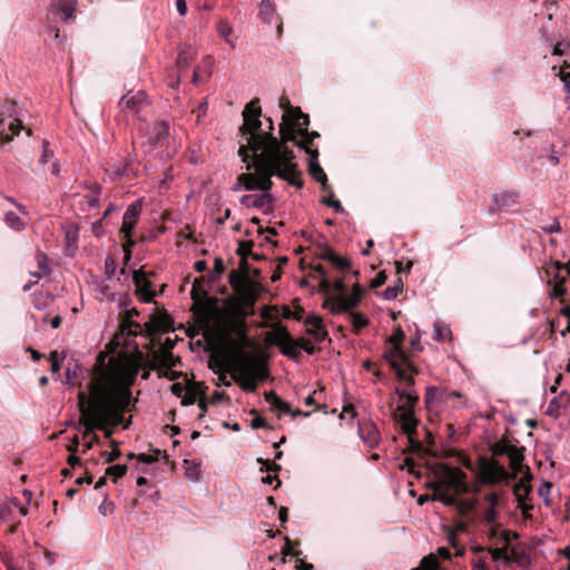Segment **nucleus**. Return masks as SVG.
<instances>
[{
    "instance_id": "obj_13",
    "label": "nucleus",
    "mask_w": 570,
    "mask_h": 570,
    "mask_svg": "<svg viewBox=\"0 0 570 570\" xmlns=\"http://www.w3.org/2000/svg\"><path fill=\"white\" fill-rule=\"evenodd\" d=\"M120 108L127 114L142 118V112L148 108L147 95L144 91L128 92L119 101Z\"/></svg>"
},
{
    "instance_id": "obj_17",
    "label": "nucleus",
    "mask_w": 570,
    "mask_h": 570,
    "mask_svg": "<svg viewBox=\"0 0 570 570\" xmlns=\"http://www.w3.org/2000/svg\"><path fill=\"white\" fill-rule=\"evenodd\" d=\"M480 475L483 482L495 483L505 475V470L495 460L482 458L480 460Z\"/></svg>"
},
{
    "instance_id": "obj_56",
    "label": "nucleus",
    "mask_w": 570,
    "mask_h": 570,
    "mask_svg": "<svg viewBox=\"0 0 570 570\" xmlns=\"http://www.w3.org/2000/svg\"><path fill=\"white\" fill-rule=\"evenodd\" d=\"M303 137H304V139H302V140H297V139H296L294 144H295L298 148H301V149L305 150V153H306L307 155H308V151H317V149H313V148H311V145H312V141H313V140H312L311 138H308L307 136H303Z\"/></svg>"
},
{
    "instance_id": "obj_20",
    "label": "nucleus",
    "mask_w": 570,
    "mask_h": 570,
    "mask_svg": "<svg viewBox=\"0 0 570 570\" xmlns=\"http://www.w3.org/2000/svg\"><path fill=\"white\" fill-rule=\"evenodd\" d=\"M358 435L368 448H376L381 435L376 424L372 421L358 422Z\"/></svg>"
},
{
    "instance_id": "obj_14",
    "label": "nucleus",
    "mask_w": 570,
    "mask_h": 570,
    "mask_svg": "<svg viewBox=\"0 0 570 570\" xmlns=\"http://www.w3.org/2000/svg\"><path fill=\"white\" fill-rule=\"evenodd\" d=\"M229 284L233 289L240 295L246 302L254 304L256 301V294L252 288V281L247 275L233 269L229 273Z\"/></svg>"
},
{
    "instance_id": "obj_53",
    "label": "nucleus",
    "mask_w": 570,
    "mask_h": 570,
    "mask_svg": "<svg viewBox=\"0 0 570 570\" xmlns=\"http://www.w3.org/2000/svg\"><path fill=\"white\" fill-rule=\"evenodd\" d=\"M304 324L309 326L308 328L324 326L323 318L316 314H308L304 321Z\"/></svg>"
},
{
    "instance_id": "obj_1",
    "label": "nucleus",
    "mask_w": 570,
    "mask_h": 570,
    "mask_svg": "<svg viewBox=\"0 0 570 570\" xmlns=\"http://www.w3.org/2000/svg\"><path fill=\"white\" fill-rule=\"evenodd\" d=\"M140 360V352L112 358L110 367L116 380L96 379L90 384L89 396L85 392L78 394V406L86 426L83 438L92 434L94 429H102L109 420L114 426L122 423L131 401L129 387L138 375Z\"/></svg>"
},
{
    "instance_id": "obj_11",
    "label": "nucleus",
    "mask_w": 570,
    "mask_h": 570,
    "mask_svg": "<svg viewBox=\"0 0 570 570\" xmlns=\"http://www.w3.org/2000/svg\"><path fill=\"white\" fill-rule=\"evenodd\" d=\"M28 508L17 499H0V530L9 533L18 531L19 519L27 515Z\"/></svg>"
},
{
    "instance_id": "obj_33",
    "label": "nucleus",
    "mask_w": 570,
    "mask_h": 570,
    "mask_svg": "<svg viewBox=\"0 0 570 570\" xmlns=\"http://www.w3.org/2000/svg\"><path fill=\"white\" fill-rule=\"evenodd\" d=\"M531 491L529 485H525L523 483L518 484L514 488V495L518 500V507L522 510V513L528 517L529 511L533 508L531 504H528L524 501V498L528 495V493Z\"/></svg>"
},
{
    "instance_id": "obj_44",
    "label": "nucleus",
    "mask_w": 570,
    "mask_h": 570,
    "mask_svg": "<svg viewBox=\"0 0 570 570\" xmlns=\"http://www.w3.org/2000/svg\"><path fill=\"white\" fill-rule=\"evenodd\" d=\"M328 262L336 269H340V271H345V269L351 267V261L345 258V257L338 256L336 253L333 256L330 255V261Z\"/></svg>"
},
{
    "instance_id": "obj_3",
    "label": "nucleus",
    "mask_w": 570,
    "mask_h": 570,
    "mask_svg": "<svg viewBox=\"0 0 570 570\" xmlns=\"http://www.w3.org/2000/svg\"><path fill=\"white\" fill-rule=\"evenodd\" d=\"M269 131L265 132V136H254L252 140L255 145L254 153H267L271 154L276 163V167L279 169L288 170L291 178L294 181H303L301 178V171L297 169V165L294 163V153L286 145L288 141L295 142L296 132L295 124L289 119L288 115H283L282 124L279 126L281 139H277L273 135V121L269 118Z\"/></svg>"
},
{
    "instance_id": "obj_54",
    "label": "nucleus",
    "mask_w": 570,
    "mask_h": 570,
    "mask_svg": "<svg viewBox=\"0 0 570 570\" xmlns=\"http://www.w3.org/2000/svg\"><path fill=\"white\" fill-rule=\"evenodd\" d=\"M111 444L115 446L111 452H104L102 456L105 458L107 463L114 462L116 459L120 456V450L117 448L116 441H111Z\"/></svg>"
},
{
    "instance_id": "obj_48",
    "label": "nucleus",
    "mask_w": 570,
    "mask_h": 570,
    "mask_svg": "<svg viewBox=\"0 0 570 570\" xmlns=\"http://www.w3.org/2000/svg\"><path fill=\"white\" fill-rule=\"evenodd\" d=\"M321 203L327 207H331L334 209L335 213H343L344 208L340 200L333 198V193L331 191V196L323 197L321 199Z\"/></svg>"
},
{
    "instance_id": "obj_57",
    "label": "nucleus",
    "mask_w": 570,
    "mask_h": 570,
    "mask_svg": "<svg viewBox=\"0 0 570 570\" xmlns=\"http://www.w3.org/2000/svg\"><path fill=\"white\" fill-rule=\"evenodd\" d=\"M570 49V39L566 41L558 42L552 50L553 56H562L566 50Z\"/></svg>"
},
{
    "instance_id": "obj_21",
    "label": "nucleus",
    "mask_w": 570,
    "mask_h": 570,
    "mask_svg": "<svg viewBox=\"0 0 570 570\" xmlns=\"http://www.w3.org/2000/svg\"><path fill=\"white\" fill-rule=\"evenodd\" d=\"M140 213L141 204L139 202H135L128 206L122 217L121 233L124 234V237L130 238V234L138 222Z\"/></svg>"
},
{
    "instance_id": "obj_61",
    "label": "nucleus",
    "mask_w": 570,
    "mask_h": 570,
    "mask_svg": "<svg viewBox=\"0 0 570 570\" xmlns=\"http://www.w3.org/2000/svg\"><path fill=\"white\" fill-rule=\"evenodd\" d=\"M399 294L400 288L393 286H389L382 292V296L387 301L395 299L399 296Z\"/></svg>"
},
{
    "instance_id": "obj_18",
    "label": "nucleus",
    "mask_w": 570,
    "mask_h": 570,
    "mask_svg": "<svg viewBox=\"0 0 570 570\" xmlns=\"http://www.w3.org/2000/svg\"><path fill=\"white\" fill-rule=\"evenodd\" d=\"M281 107L285 109L284 115H288L289 119L295 124L298 134L307 132L309 124L308 115L304 114L299 107H292L289 100L285 97L281 98Z\"/></svg>"
},
{
    "instance_id": "obj_60",
    "label": "nucleus",
    "mask_w": 570,
    "mask_h": 570,
    "mask_svg": "<svg viewBox=\"0 0 570 570\" xmlns=\"http://www.w3.org/2000/svg\"><path fill=\"white\" fill-rule=\"evenodd\" d=\"M49 361L51 363V372L52 373H59L60 371V363H59V354L57 351H52L49 354Z\"/></svg>"
},
{
    "instance_id": "obj_36",
    "label": "nucleus",
    "mask_w": 570,
    "mask_h": 570,
    "mask_svg": "<svg viewBox=\"0 0 570 570\" xmlns=\"http://www.w3.org/2000/svg\"><path fill=\"white\" fill-rule=\"evenodd\" d=\"M439 568V558L434 553H429L424 558L421 559L419 567L412 570H435Z\"/></svg>"
},
{
    "instance_id": "obj_2",
    "label": "nucleus",
    "mask_w": 570,
    "mask_h": 570,
    "mask_svg": "<svg viewBox=\"0 0 570 570\" xmlns=\"http://www.w3.org/2000/svg\"><path fill=\"white\" fill-rule=\"evenodd\" d=\"M430 470L434 476V481L428 484L433 490L432 500L454 509V523L458 531H466L469 527L479 523L492 525L495 522L498 515L495 507L499 502L497 493L485 495L489 507L482 509L478 500L459 497L469 492L466 475L460 468H452L446 463H434Z\"/></svg>"
},
{
    "instance_id": "obj_58",
    "label": "nucleus",
    "mask_w": 570,
    "mask_h": 570,
    "mask_svg": "<svg viewBox=\"0 0 570 570\" xmlns=\"http://www.w3.org/2000/svg\"><path fill=\"white\" fill-rule=\"evenodd\" d=\"M145 326H146L147 333L150 335H155L161 328L160 322L157 318L150 320L149 322H147L145 324Z\"/></svg>"
},
{
    "instance_id": "obj_52",
    "label": "nucleus",
    "mask_w": 570,
    "mask_h": 570,
    "mask_svg": "<svg viewBox=\"0 0 570 570\" xmlns=\"http://www.w3.org/2000/svg\"><path fill=\"white\" fill-rule=\"evenodd\" d=\"M250 414H254L255 417L252 420L250 426L253 429H271L265 419L258 415L256 410H252Z\"/></svg>"
},
{
    "instance_id": "obj_38",
    "label": "nucleus",
    "mask_w": 570,
    "mask_h": 570,
    "mask_svg": "<svg viewBox=\"0 0 570 570\" xmlns=\"http://www.w3.org/2000/svg\"><path fill=\"white\" fill-rule=\"evenodd\" d=\"M96 294L99 299H106L112 302L115 299V292L108 284H99L96 288Z\"/></svg>"
},
{
    "instance_id": "obj_29",
    "label": "nucleus",
    "mask_w": 570,
    "mask_h": 570,
    "mask_svg": "<svg viewBox=\"0 0 570 570\" xmlns=\"http://www.w3.org/2000/svg\"><path fill=\"white\" fill-rule=\"evenodd\" d=\"M112 180L129 176L131 174V165L128 160H121L119 164L110 165L106 169Z\"/></svg>"
},
{
    "instance_id": "obj_49",
    "label": "nucleus",
    "mask_w": 570,
    "mask_h": 570,
    "mask_svg": "<svg viewBox=\"0 0 570 570\" xmlns=\"http://www.w3.org/2000/svg\"><path fill=\"white\" fill-rule=\"evenodd\" d=\"M53 157H55V154L49 148V141L48 140H43L42 141V154L40 156L39 164L43 166L47 163H49L51 159H53Z\"/></svg>"
},
{
    "instance_id": "obj_47",
    "label": "nucleus",
    "mask_w": 570,
    "mask_h": 570,
    "mask_svg": "<svg viewBox=\"0 0 570 570\" xmlns=\"http://www.w3.org/2000/svg\"><path fill=\"white\" fill-rule=\"evenodd\" d=\"M451 330L448 326L438 325L434 326L433 337L439 342H444L451 338Z\"/></svg>"
},
{
    "instance_id": "obj_37",
    "label": "nucleus",
    "mask_w": 570,
    "mask_h": 570,
    "mask_svg": "<svg viewBox=\"0 0 570 570\" xmlns=\"http://www.w3.org/2000/svg\"><path fill=\"white\" fill-rule=\"evenodd\" d=\"M6 224L13 230L20 232L24 229V222L13 212H8L4 215Z\"/></svg>"
},
{
    "instance_id": "obj_30",
    "label": "nucleus",
    "mask_w": 570,
    "mask_h": 570,
    "mask_svg": "<svg viewBox=\"0 0 570 570\" xmlns=\"http://www.w3.org/2000/svg\"><path fill=\"white\" fill-rule=\"evenodd\" d=\"M519 537H502V539H504L505 541V547L504 548H497L494 550L491 551L492 553V559L493 560H507V561H510V560H514V550L513 549H509V546L511 543L510 540H517Z\"/></svg>"
},
{
    "instance_id": "obj_8",
    "label": "nucleus",
    "mask_w": 570,
    "mask_h": 570,
    "mask_svg": "<svg viewBox=\"0 0 570 570\" xmlns=\"http://www.w3.org/2000/svg\"><path fill=\"white\" fill-rule=\"evenodd\" d=\"M262 114V108L258 99H254L249 101L244 110H243V125L240 127V131L243 135H247V145H242L238 149V155L242 158V161L247 163L249 159L248 150L254 153V142L252 137L254 136H265V132H259V128L262 126V121L259 120Z\"/></svg>"
},
{
    "instance_id": "obj_51",
    "label": "nucleus",
    "mask_w": 570,
    "mask_h": 570,
    "mask_svg": "<svg viewBox=\"0 0 570 570\" xmlns=\"http://www.w3.org/2000/svg\"><path fill=\"white\" fill-rule=\"evenodd\" d=\"M257 461H258V463L262 464L261 470L263 472L266 471V472L277 473L282 469L279 464L272 462L269 460L258 459Z\"/></svg>"
},
{
    "instance_id": "obj_50",
    "label": "nucleus",
    "mask_w": 570,
    "mask_h": 570,
    "mask_svg": "<svg viewBox=\"0 0 570 570\" xmlns=\"http://www.w3.org/2000/svg\"><path fill=\"white\" fill-rule=\"evenodd\" d=\"M36 261L42 274L48 275L50 273V268L48 266V256L42 252H37Z\"/></svg>"
},
{
    "instance_id": "obj_15",
    "label": "nucleus",
    "mask_w": 570,
    "mask_h": 570,
    "mask_svg": "<svg viewBox=\"0 0 570 570\" xmlns=\"http://www.w3.org/2000/svg\"><path fill=\"white\" fill-rule=\"evenodd\" d=\"M198 283H199V281L195 279V283H194L191 292H190L191 299H193L191 311L203 322L208 323L210 315L215 308L216 299L209 298V301H203L199 295V292L196 287V285Z\"/></svg>"
},
{
    "instance_id": "obj_62",
    "label": "nucleus",
    "mask_w": 570,
    "mask_h": 570,
    "mask_svg": "<svg viewBox=\"0 0 570 570\" xmlns=\"http://www.w3.org/2000/svg\"><path fill=\"white\" fill-rule=\"evenodd\" d=\"M386 282V275L385 272H380L376 274V276L371 281L370 287L371 288H379Z\"/></svg>"
},
{
    "instance_id": "obj_26",
    "label": "nucleus",
    "mask_w": 570,
    "mask_h": 570,
    "mask_svg": "<svg viewBox=\"0 0 570 570\" xmlns=\"http://www.w3.org/2000/svg\"><path fill=\"white\" fill-rule=\"evenodd\" d=\"M169 135V124L166 120H158L155 122L151 134L153 144L155 146H163Z\"/></svg>"
},
{
    "instance_id": "obj_34",
    "label": "nucleus",
    "mask_w": 570,
    "mask_h": 570,
    "mask_svg": "<svg viewBox=\"0 0 570 570\" xmlns=\"http://www.w3.org/2000/svg\"><path fill=\"white\" fill-rule=\"evenodd\" d=\"M155 358L158 361L161 367L170 370L180 364V358L175 356L170 351H159L155 354Z\"/></svg>"
},
{
    "instance_id": "obj_55",
    "label": "nucleus",
    "mask_w": 570,
    "mask_h": 570,
    "mask_svg": "<svg viewBox=\"0 0 570 570\" xmlns=\"http://www.w3.org/2000/svg\"><path fill=\"white\" fill-rule=\"evenodd\" d=\"M303 137H304V139H302V140H297V139H296L294 144H295L298 148H301V149L305 150V153H306L307 155H308V151H317V149H313V148H311V145H312V141H313V140H312L311 138H308L307 136H303Z\"/></svg>"
},
{
    "instance_id": "obj_25",
    "label": "nucleus",
    "mask_w": 570,
    "mask_h": 570,
    "mask_svg": "<svg viewBox=\"0 0 570 570\" xmlns=\"http://www.w3.org/2000/svg\"><path fill=\"white\" fill-rule=\"evenodd\" d=\"M570 405V394L562 392L559 396L553 397L547 406L546 414L550 417L558 419L561 414V409H567Z\"/></svg>"
},
{
    "instance_id": "obj_41",
    "label": "nucleus",
    "mask_w": 570,
    "mask_h": 570,
    "mask_svg": "<svg viewBox=\"0 0 570 570\" xmlns=\"http://www.w3.org/2000/svg\"><path fill=\"white\" fill-rule=\"evenodd\" d=\"M308 171L313 177H315L316 175L323 171L318 163V151H308Z\"/></svg>"
},
{
    "instance_id": "obj_39",
    "label": "nucleus",
    "mask_w": 570,
    "mask_h": 570,
    "mask_svg": "<svg viewBox=\"0 0 570 570\" xmlns=\"http://www.w3.org/2000/svg\"><path fill=\"white\" fill-rule=\"evenodd\" d=\"M351 322L352 326L355 333H357L360 330L366 327L368 325V320L365 315L361 313H351Z\"/></svg>"
},
{
    "instance_id": "obj_27",
    "label": "nucleus",
    "mask_w": 570,
    "mask_h": 570,
    "mask_svg": "<svg viewBox=\"0 0 570 570\" xmlns=\"http://www.w3.org/2000/svg\"><path fill=\"white\" fill-rule=\"evenodd\" d=\"M186 393L181 401V405H191L197 401L198 396L205 394V386L200 382H193L185 389Z\"/></svg>"
},
{
    "instance_id": "obj_19",
    "label": "nucleus",
    "mask_w": 570,
    "mask_h": 570,
    "mask_svg": "<svg viewBox=\"0 0 570 570\" xmlns=\"http://www.w3.org/2000/svg\"><path fill=\"white\" fill-rule=\"evenodd\" d=\"M132 282L136 286V293L142 302L149 303L154 299L156 292L151 289V283L144 271H135Z\"/></svg>"
},
{
    "instance_id": "obj_22",
    "label": "nucleus",
    "mask_w": 570,
    "mask_h": 570,
    "mask_svg": "<svg viewBox=\"0 0 570 570\" xmlns=\"http://www.w3.org/2000/svg\"><path fill=\"white\" fill-rule=\"evenodd\" d=\"M520 193L518 190H504L492 195V204L495 210L510 208L519 203Z\"/></svg>"
},
{
    "instance_id": "obj_10",
    "label": "nucleus",
    "mask_w": 570,
    "mask_h": 570,
    "mask_svg": "<svg viewBox=\"0 0 570 570\" xmlns=\"http://www.w3.org/2000/svg\"><path fill=\"white\" fill-rule=\"evenodd\" d=\"M22 129L18 105L11 100L0 104V142H9Z\"/></svg>"
},
{
    "instance_id": "obj_42",
    "label": "nucleus",
    "mask_w": 570,
    "mask_h": 570,
    "mask_svg": "<svg viewBox=\"0 0 570 570\" xmlns=\"http://www.w3.org/2000/svg\"><path fill=\"white\" fill-rule=\"evenodd\" d=\"M283 539H285V544H283L282 547L283 556L298 557L301 554V551L295 550V547L298 546V542L291 540L289 537H283Z\"/></svg>"
},
{
    "instance_id": "obj_64",
    "label": "nucleus",
    "mask_w": 570,
    "mask_h": 570,
    "mask_svg": "<svg viewBox=\"0 0 570 570\" xmlns=\"http://www.w3.org/2000/svg\"><path fill=\"white\" fill-rule=\"evenodd\" d=\"M560 79L563 82L564 91L570 94V71L562 70L560 73Z\"/></svg>"
},
{
    "instance_id": "obj_31",
    "label": "nucleus",
    "mask_w": 570,
    "mask_h": 570,
    "mask_svg": "<svg viewBox=\"0 0 570 570\" xmlns=\"http://www.w3.org/2000/svg\"><path fill=\"white\" fill-rule=\"evenodd\" d=\"M276 16V7L272 0H262L259 3L258 17L259 19L271 24Z\"/></svg>"
},
{
    "instance_id": "obj_12",
    "label": "nucleus",
    "mask_w": 570,
    "mask_h": 570,
    "mask_svg": "<svg viewBox=\"0 0 570 570\" xmlns=\"http://www.w3.org/2000/svg\"><path fill=\"white\" fill-rule=\"evenodd\" d=\"M364 288L360 284H355L352 288V294L346 296L345 294H338L337 296H328L324 303V308H330L333 315L350 312L351 309L358 306Z\"/></svg>"
},
{
    "instance_id": "obj_45",
    "label": "nucleus",
    "mask_w": 570,
    "mask_h": 570,
    "mask_svg": "<svg viewBox=\"0 0 570 570\" xmlns=\"http://www.w3.org/2000/svg\"><path fill=\"white\" fill-rule=\"evenodd\" d=\"M510 443L507 440H500L490 446L493 455L501 456L507 455Z\"/></svg>"
},
{
    "instance_id": "obj_16",
    "label": "nucleus",
    "mask_w": 570,
    "mask_h": 570,
    "mask_svg": "<svg viewBox=\"0 0 570 570\" xmlns=\"http://www.w3.org/2000/svg\"><path fill=\"white\" fill-rule=\"evenodd\" d=\"M554 267L557 269L552 281H549V284L552 283V288L550 291V297H561L566 294L567 289L564 287V283L567 281V275H570V261L567 264L561 262H556Z\"/></svg>"
},
{
    "instance_id": "obj_63",
    "label": "nucleus",
    "mask_w": 570,
    "mask_h": 570,
    "mask_svg": "<svg viewBox=\"0 0 570 570\" xmlns=\"http://www.w3.org/2000/svg\"><path fill=\"white\" fill-rule=\"evenodd\" d=\"M116 271V264L115 261L111 257H107L105 261V274L108 278H111V276L115 274Z\"/></svg>"
},
{
    "instance_id": "obj_59",
    "label": "nucleus",
    "mask_w": 570,
    "mask_h": 570,
    "mask_svg": "<svg viewBox=\"0 0 570 570\" xmlns=\"http://www.w3.org/2000/svg\"><path fill=\"white\" fill-rule=\"evenodd\" d=\"M542 230L546 234H553V233H560L561 232V225L557 218H553L551 223L547 226H542Z\"/></svg>"
},
{
    "instance_id": "obj_6",
    "label": "nucleus",
    "mask_w": 570,
    "mask_h": 570,
    "mask_svg": "<svg viewBox=\"0 0 570 570\" xmlns=\"http://www.w3.org/2000/svg\"><path fill=\"white\" fill-rule=\"evenodd\" d=\"M395 394L399 399V405L394 414L396 422L401 424L402 432L407 436L413 446L420 449L421 443L416 440V428L419 421L414 416V407L419 403V395L410 389L396 387Z\"/></svg>"
},
{
    "instance_id": "obj_5",
    "label": "nucleus",
    "mask_w": 570,
    "mask_h": 570,
    "mask_svg": "<svg viewBox=\"0 0 570 570\" xmlns=\"http://www.w3.org/2000/svg\"><path fill=\"white\" fill-rule=\"evenodd\" d=\"M263 326L271 330L265 335V344L267 346L276 345L281 354L289 360L296 361L301 354V350L309 355L315 354V345L317 343L314 342V340L304 337L294 340L287 327L281 322H267Z\"/></svg>"
},
{
    "instance_id": "obj_28",
    "label": "nucleus",
    "mask_w": 570,
    "mask_h": 570,
    "mask_svg": "<svg viewBox=\"0 0 570 570\" xmlns=\"http://www.w3.org/2000/svg\"><path fill=\"white\" fill-rule=\"evenodd\" d=\"M507 456L509 459L510 468L514 472H521L522 462L524 460L522 449L518 448L517 445L510 444L508 452H507Z\"/></svg>"
},
{
    "instance_id": "obj_43",
    "label": "nucleus",
    "mask_w": 570,
    "mask_h": 570,
    "mask_svg": "<svg viewBox=\"0 0 570 570\" xmlns=\"http://www.w3.org/2000/svg\"><path fill=\"white\" fill-rule=\"evenodd\" d=\"M127 473V465L126 464H116L108 466L106 469L105 474L112 476L114 481H116L119 478H122Z\"/></svg>"
},
{
    "instance_id": "obj_32",
    "label": "nucleus",
    "mask_w": 570,
    "mask_h": 570,
    "mask_svg": "<svg viewBox=\"0 0 570 570\" xmlns=\"http://www.w3.org/2000/svg\"><path fill=\"white\" fill-rule=\"evenodd\" d=\"M265 401L271 404L272 410H278L282 413H289L291 405L283 401L275 391H268L264 393Z\"/></svg>"
},
{
    "instance_id": "obj_24",
    "label": "nucleus",
    "mask_w": 570,
    "mask_h": 570,
    "mask_svg": "<svg viewBox=\"0 0 570 570\" xmlns=\"http://www.w3.org/2000/svg\"><path fill=\"white\" fill-rule=\"evenodd\" d=\"M77 7V0H52L51 8L58 14H60V19L68 23L70 20L75 18V11Z\"/></svg>"
},
{
    "instance_id": "obj_7",
    "label": "nucleus",
    "mask_w": 570,
    "mask_h": 570,
    "mask_svg": "<svg viewBox=\"0 0 570 570\" xmlns=\"http://www.w3.org/2000/svg\"><path fill=\"white\" fill-rule=\"evenodd\" d=\"M404 338V332L402 331L401 326H397L393 331V334L387 338L390 347L383 353V358L395 371L396 377L399 380H403L407 386H412L414 385V379L413 376H407L402 366H405L406 370L414 373L417 371L413 363L410 361L409 354L401 347Z\"/></svg>"
},
{
    "instance_id": "obj_9",
    "label": "nucleus",
    "mask_w": 570,
    "mask_h": 570,
    "mask_svg": "<svg viewBox=\"0 0 570 570\" xmlns=\"http://www.w3.org/2000/svg\"><path fill=\"white\" fill-rule=\"evenodd\" d=\"M238 371L243 377L238 384L242 390L247 392H255L257 389V381L266 380L269 376L267 361L264 358H244L238 364Z\"/></svg>"
},
{
    "instance_id": "obj_40",
    "label": "nucleus",
    "mask_w": 570,
    "mask_h": 570,
    "mask_svg": "<svg viewBox=\"0 0 570 570\" xmlns=\"http://www.w3.org/2000/svg\"><path fill=\"white\" fill-rule=\"evenodd\" d=\"M306 334L309 336L311 340H314V342L316 343L324 342L328 335L325 326L307 328Z\"/></svg>"
},
{
    "instance_id": "obj_23",
    "label": "nucleus",
    "mask_w": 570,
    "mask_h": 570,
    "mask_svg": "<svg viewBox=\"0 0 570 570\" xmlns=\"http://www.w3.org/2000/svg\"><path fill=\"white\" fill-rule=\"evenodd\" d=\"M240 204L246 207H255L258 209H271L273 196L268 191L261 195H244L240 197Z\"/></svg>"
},
{
    "instance_id": "obj_46",
    "label": "nucleus",
    "mask_w": 570,
    "mask_h": 570,
    "mask_svg": "<svg viewBox=\"0 0 570 570\" xmlns=\"http://www.w3.org/2000/svg\"><path fill=\"white\" fill-rule=\"evenodd\" d=\"M253 246H254V243L252 240H248V242L239 240L236 253L240 258H247L253 253L252 252Z\"/></svg>"
},
{
    "instance_id": "obj_35",
    "label": "nucleus",
    "mask_w": 570,
    "mask_h": 570,
    "mask_svg": "<svg viewBox=\"0 0 570 570\" xmlns=\"http://www.w3.org/2000/svg\"><path fill=\"white\" fill-rule=\"evenodd\" d=\"M89 193L85 195L86 203L91 208H97L100 206V195L102 191V187L98 183H92L87 185Z\"/></svg>"
},
{
    "instance_id": "obj_4",
    "label": "nucleus",
    "mask_w": 570,
    "mask_h": 570,
    "mask_svg": "<svg viewBox=\"0 0 570 570\" xmlns=\"http://www.w3.org/2000/svg\"><path fill=\"white\" fill-rule=\"evenodd\" d=\"M253 161L247 164L246 169L255 168L256 174L245 173L239 175V180L244 189L268 191L273 186V176H277L297 188L303 187V181L289 179L291 174L288 170L279 169L275 166L276 163L271 154L256 151L253 154Z\"/></svg>"
}]
</instances>
